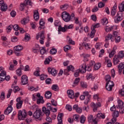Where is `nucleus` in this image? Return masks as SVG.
<instances>
[{
  "label": "nucleus",
  "instance_id": "obj_33",
  "mask_svg": "<svg viewBox=\"0 0 124 124\" xmlns=\"http://www.w3.org/2000/svg\"><path fill=\"white\" fill-rule=\"evenodd\" d=\"M52 59L51 56H49L46 59L45 61V64H49L50 63V62H52Z\"/></svg>",
  "mask_w": 124,
  "mask_h": 124
},
{
  "label": "nucleus",
  "instance_id": "obj_18",
  "mask_svg": "<svg viewBox=\"0 0 124 124\" xmlns=\"http://www.w3.org/2000/svg\"><path fill=\"white\" fill-rule=\"evenodd\" d=\"M118 72L119 73H122L123 72V74H124V63L121 62L118 66Z\"/></svg>",
  "mask_w": 124,
  "mask_h": 124
},
{
  "label": "nucleus",
  "instance_id": "obj_53",
  "mask_svg": "<svg viewBox=\"0 0 124 124\" xmlns=\"http://www.w3.org/2000/svg\"><path fill=\"white\" fill-rule=\"evenodd\" d=\"M103 25H107L108 24V19L107 18H104L102 21Z\"/></svg>",
  "mask_w": 124,
  "mask_h": 124
},
{
  "label": "nucleus",
  "instance_id": "obj_21",
  "mask_svg": "<svg viewBox=\"0 0 124 124\" xmlns=\"http://www.w3.org/2000/svg\"><path fill=\"white\" fill-rule=\"evenodd\" d=\"M73 109L74 110H76V112L77 113H78L79 114H81L82 112H83V109H82V108L78 107V105H74Z\"/></svg>",
  "mask_w": 124,
  "mask_h": 124
},
{
  "label": "nucleus",
  "instance_id": "obj_59",
  "mask_svg": "<svg viewBox=\"0 0 124 124\" xmlns=\"http://www.w3.org/2000/svg\"><path fill=\"white\" fill-rule=\"evenodd\" d=\"M73 119L74 120H75V121H76L77 122L78 121V120H79V119H80V116H79V115H74L73 116Z\"/></svg>",
  "mask_w": 124,
  "mask_h": 124
},
{
  "label": "nucleus",
  "instance_id": "obj_11",
  "mask_svg": "<svg viewBox=\"0 0 124 124\" xmlns=\"http://www.w3.org/2000/svg\"><path fill=\"white\" fill-rule=\"evenodd\" d=\"M82 93L84 96H87V99L84 101V104L87 105L90 102V98L92 97V96L90 95V93L88 91H84Z\"/></svg>",
  "mask_w": 124,
  "mask_h": 124
},
{
  "label": "nucleus",
  "instance_id": "obj_24",
  "mask_svg": "<svg viewBox=\"0 0 124 124\" xmlns=\"http://www.w3.org/2000/svg\"><path fill=\"white\" fill-rule=\"evenodd\" d=\"M40 97V93H38L36 94H33L32 95V99L33 101H37L38 98Z\"/></svg>",
  "mask_w": 124,
  "mask_h": 124
},
{
  "label": "nucleus",
  "instance_id": "obj_61",
  "mask_svg": "<svg viewBox=\"0 0 124 124\" xmlns=\"http://www.w3.org/2000/svg\"><path fill=\"white\" fill-rule=\"evenodd\" d=\"M67 69L68 71H74V67L72 65H69L67 67Z\"/></svg>",
  "mask_w": 124,
  "mask_h": 124
},
{
  "label": "nucleus",
  "instance_id": "obj_63",
  "mask_svg": "<svg viewBox=\"0 0 124 124\" xmlns=\"http://www.w3.org/2000/svg\"><path fill=\"white\" fill-rule=\"evenodd\" d=\"M112 38H113L115 37H117V36H119V33L117 31H114L112 35Z\"/></svg>",
  "mask_w": 124,
  "mask_h": 124
},
{
  "label": "nucleus",
  "instance_id": "obj_57",
  "mask_svg": "<svg viewBox=\"0 0 124 124\" xmlns=\"http://www.w3.org/2000/svg\"><path fill=\"white\" fill-rule=\"evenodd\" d=\"M115 54H116V51L112 50L111 52L109 53V58H113Z\"/></svg>",
  "mask_w": 124,
  "mask_h": 124
},
{
  "label": "nucleus",
  "instance_id": "obj_51",
  "mask_svg": "<svg viewBox=\"0 0 124 124\" xmlns=\"http://www.w3.org/2000/svg\"><path fill=\"white\" fill-rule=\"evenodd\" d=\"M24 4L26 5H31V0H25Z\"/></svg>",
  "mask_w": 124,
  "mask_h": 124
},
{
  "label": "nucleus",
  "instance_id": "obj_6",
  "mask_svg": "<svg viewBox=\"0 0 124 124\" xmlns=\"http://www.w3.org/2000/svg\"><path fill=\"white\" fill-rule=\"evenodd\" d=\"M0 71L1 73L0 74V82L4 81L5 79V76H6V72L4 70L3 67H0Z\"/></svg>",
  "mask_w": 124,
  "mask_h": 124
},
{
  "label": "nucleus",
  "instance_id": "obj_14",
  "mask_svg": "<svg viewBox=\"0 0 124 124\" xmlns=\"http://www.w3.org/2000/svg\"><path fill=\"white\" fill-rule=\"evenodd\" d=\"M106 118V116L105 115V113H98L96 114V120L98 122V121H100L101 119L102 120H104Z\"/></svg>",
  "mask_w": 124,
  "mask_h": 124
},
{
  "label": "nucleus",
  "instance_id": "obj_45",
  "mask_svg": "<svg viewBox=\"0 0 124 124\" xmlns=\"http://www.w3.org/2000/svg\"><path fill=\"white\" fill-rule=\"evenodd\" d=\"M12 88L14 89V93H16L17 92H19L20 90V88H19V87L18 86H14V85L12 86Z\"/></svg>",
  "mask_w": 124,
  "mask_h": 124
},
{
  "label": "nucleus",
  "instance_id": "obj_42",
  "mask_svg": "<svg viewBox=\"0 0 124 124\" xmlns=\"http://www.w3.org/2000/svg\"><path fill=\"white\" fill-rule=\"evenodd\" d=\"M49 53L51 55H56V54H57V49L52 48L50 49Z\"/></svg>",
  "mask_w": 124,
  "mask_h": 124
},
{
  "label": "nucleus",
  "instance_id": "obj_1",
  "mask_svg": "<svg viewBox=\"0 0 124 124\" xmlns=\"http://www.w3.org/2000/svg\"><path fill=\"white\" fill-rule=\"evenodd\" d=\"M46 107L47 108L45 107H43L42 108V111L44 113H45L46 116H49L50 115V111H52V112H57V108H52L50 103H47Z\"/></svg>",
  "mask_w": 124,
  "mask_h": 124
},
{
  "label": "nucleus",
  "instance_id": "obj_47",
  "mask_svg": "<svg viewBox=\"0 0 124 124\" xmlns=\"http://www.w3.org/2000/svg\"><path fill=\"white\" fill-rule=\"evenodd\" d=\"M95 62L93 61H91V62H90V66H88V71H90V70H91L92 68H91V66H93V64H94Z\"/></svg>",
  "mask_w": 124,
  "mask_h": 124
},
{
  "label": "nucleus",
  "instance_id": "obj_20",
  "mask_svg": "<svg viewBox=\"0 0 124 124\" xmlns=\"http://www.w3.org/2000/svg\"><path fill=\"white\" fill-rule=\"evenodd\" d=\"M13 110V108L11 106H9L4 110L5 115H9Z\"/></svg>",
  "mask_w": 124,
  "mask_h": 124
},
{
  "label": "nucleus",
  "instance_id": "obj_30",
  "mask_svg": "<svg viewBox=\"0 0 124 124\" xmlns=\"http://www.w3.org/2000/svg\"><path fill=\"white\" fill-rule=\"evenodd\" d=\"M40 68L39 67H37L36 68L35 71L34 72V76H36V77H38V76H40Z\"/></svg>",
  "mask_w": 124,
  "mask_h": 124
},
{
  "label": "nucleus",
  "instance_id": "obj_52",
  "mask_svg": "<svg viewBox=\"0 0 124 124\" xmlns=\"http://www.w3.org/2000/svg\"><path fill=\"white\" fill-rule=\"evenodd\" d=\"M115 40L116 43H119L121 41V36H118L114 38V41Z\"/></svg>",
  "mask_w": 124,
  "mask_h": 124
},
{
  "label": "nucleus",
  "instance_id": "obj_25",
  "mask_svg": "<svg viewBox=\"0 0 124 124\" xmlns=\"http://www.w3.org/2000/svg\"><path fill=\"white\" fill-rule=\"evenodd\" d=\"M45 101L43 99V97L40 94V97H39L37 100V104H43Z\"/></svg>",
  "mask_w": 124,
  "mask_h": 124
},
{
  "label": "nucleus",
  "instance_id": "obj_44",
  "mask_svg": "<svg viewBox=\"0 0 124 124\" xmlns=\"http://www.w3.org/2000/svg\"><path fill=\"white\" fill-rule=\"evenodd\" d=\"M51 89L52 90H53V91H55V92H57V91H59V86L57 84L53 85L51 87Z\"/></svg>",
  "mask_w": 124,
  "mask_h": 124
},
{
  "label": "nucleus",
  "instance_id": "obj_54",
  "mask_svg": "<svg viewBox=\"0 0 124 124\" xmlns=\"http://www.w3.org/2000/svg\"><path fill=\"white\" fill-rule=\"evenodd\" d=\"M31 40V37L29 34H26L24 38L25 41H29Z\"/></svg>",
  "mask_w": 124,
  "mask_h": 124
},
{
  "label": "nucleus",
  "instance_id": "obj_9",
  "mask_svg": "<svg viewBox=\"0 0 124 124\" xmlns=\"http://www.w3.org/2000/svg\"><path fill=\"white\" fill-rule=\"evenodd\" d=\"M123 17H124V14L121 13V12H118L114 19L115 23H119L123 20Z\"/></svg>",
  "mask_w": 124,
  "mask_h": 124
},
{
  "label": "nucleus",
  "instance_id": "obj_34",
  "mask_svg": "<svg viewBox=\"0 0 124 124\" xmlns=\"http://www.w3.org/2000/svg\"><path fill=\"white\" fill-rule=\"evenodd\" d=\"M118 8L119 9V11L118 12H120V13L124 14V7L121 4H120L118 6Z\"/></svg>",
  "mask_w": 124,
  "mask_h": 124
},
{
  "label": "nucleus",
  "instance_id": "obj_19",
  "mask_svg": "<svg viewBox=\"0 0 124 124\" xmlns=\"http://www.w3.org/2000/svg\"><path fill=\"white\" fill-rule=\"evenodd\" d=\"M124 103L122 101V100L118 99L117 100V104L116 105V108L119 109L120 108H124Z\"/></svg>",
  "mask_w": 124,
  "mask_h": 124
},
{
  "label": "nucleus",
  "instance_id": "obj_17",
  "mask_svg": "<svg viewBox=\"0 0 124 124\" xmlns=\"http://www.w3.org/2000/svg\"><path fill=\"white\" fill-rule=\"evenodd\" d=\"M21 82L23 85H27V84L29 83L28 76L26 75L22 76L21 77Z\"/></svg>",
  "mask_w": 124,
  "mask_h": 124
},
{
  "label": "nucleus",
  "instance_id": "obj_43",
  "mask_svg": "<svg viewBox=\"0 0 124 124\" xmlns=\"http://www.w3.org/2000/svg\"><path fill=\"white\" fill-rule=\"evenodd\" d=\"M105 29L107 32H109V31H112V26H107L105 27Z\"/></svg>",
  "mask_w": 124,
  "mask_h": 124
},
{
  "label": "nucleus",
  "instance_id": "obj_35",
  "mask_svg": "<svg viewBox=\"0 0 124 124\" xmlns=\"http://www.w3.org/2000/svg\"><path fill=\"white\" fill-rule=\"evenodd\" d=\"M45 96V97L49 99V98H51L52 97V93L50 91L47 92L46 93Z\"/></svg>",
  "mask_w": 124,
  "mask_h": 124
},
{
  "label": "nucleus",
  "instance_id": "obj_32",
  "mask_svg": "<svg viewBox=\"0 0 124 124\" xmlns=\"http://www.w3.org/2000/svg\"><path fill=\"white\" fill-rule=\"evenodd\" d=\"M79 82H80V78H76L74 81L73 87H75L76 86H77L78 84H79Z\"/></svg>",
  "mask_w": 124,
  "mask_h": 124
},
{
  "label": "nucleus",
  "instance_id": "obj_26",
  "mask_svg": "<svg viewBox=\"0 0 124 124\" xmlns=\"http://www.w3.org/2000/svg\"><path fill=\"white\" fill-rule=\"evenodd\" d=\"M33 17L35 21H38L39 20V13H38V11H34Z\"/></svg>",
  "mask_w": 124,
  "mask_h": 124
},
{
  "label": "nucleus",
  "instance_id": "obj_4",
  "mask_svg": "<svg viewBox=\"0 0 124 124\" xmlns=\"http://www.w3.org/2000/svg\"><path fill=\"white\" fill-rule=\"evenodd\" d=\"M62 18L63 19L64 22H69L70 21V15L69 13L64 11L62 14Z\"/></svg>",
  "mask_w": 124,
  "mask_h": 124
},
{
  "label": "nucleus",
  "instance_id": "obj_5",
  "mask_svg": "<svg viewBox=\"0 0 124 124\" xmlns=\"http://www.w3.org/2000/svg\"><path fill=\"white\" fill-rule=\"evenodd\" d=\"M112 37V34H109L106 36L105 40L106 43L104 45L105 48H108V46H109V40H111V42H114V38Z\"/></svg>",
  "mask_w": 124,
  "mask_h": 124
},
{
  "label": "nucleus",
  "instance_id": "obj_3",
  "mask_svg": "<svg viewBox=\"0 0 124 124\" xmlns=\"http://www.w3.org/2000/svg\"><path fill=\"white\" fill-rule=\"evenodd\" d=\"M27 117V111L26 110L23 109L22 110H19L18 111V120L20 121L24 120Z\"/></svg>",
  "mask_w": 124,
  "mask_h": 124
},
{
  "label": "nucleus",
  "instance_id": "obj_40",
  "mask_svg": "<svg viewBox=\"0 0 124 124\" xmlns=\"http://www.w3.org/2000/svg\"><path fill=\"white\" fill-rule=\"evenodd\" d=\"M85 122H86V117L82 115L80 117V122L81 124H85Z\"/></svg>",
  "mask_w": 124,
  "mask_h": 124
},
{
  "label": "nucleus",
  "instance_id": "obj_10",
  "mask_svg": "<svg viewBox=\"0 0 124 124\" xmlns=\"http://www.w3.org/2000/svg\"><path fill=\"white\" fill-rule=\"evenodd\" d=\"M91 106L93 108V112H95L99 107H101V103L100 102L96 103V104L93 102L91 104Z\"/></svg>",
  "mask_w": 124,
  "mask_h": 124
},
{
  "label": "nucleus",
  "instance_id": "obj_58",
  "mask_svg": "<svg viewBox=\"0 0 124 124\" xmlns=\"http://www.w3.org/2000/svg\"><path fill=\"white\" fill-rule=\"evenodd\" d=\"M101 45H102L101 43H97L96 44L95 47L96 49L99 50V49H100V48H101Z\"/></svg>",
  "mask_w": 124,
  "mask_h": 124
},
{
  "label": "nucleus",
  "instance_id": "obj_36",
  "mask_svg": "<svg viewBox=\"0 0 124 124\" xmlns=\"http://www.w3.org/2000/svg\"><path fill=\"white\" fill-rule=\"evenodd\" d=\"M117 56L120 58L121 59L124 58V51H120L118 52Z\"/></svg>",
  "mask_w": 124,
  "mask_h": 124
},
{
  "label": "nucleus",
  "instance_id": "obj_39",
  "mask_svg": "<svg viewBox=\"0 0 124 124\" xmlns=\"http://www.w3.org/2000/svg\"><path fill=\"white\" fill-rule=\"evenodd\" d=\"M0 9L1 11H5L6 10H7V5L4 3L3 5L1 6Z\"/></svg>",
  "mask_w": 124,
  "mask_h": 124
},
{
  "label": "nucleus",
  "instance_id": "obj_55",
  "mask_svg": "<svg viewBox=\"0 0 124 124\" xmlns=\"http://www.w3.org/2000/svg\"><path fill=\"white\" fill-rule=\"evenodd\" d=\"M95 33V30H94V29H93L91 33L90 34V37L91 38H93V37H94Z\"/></svg>",
  "mask_w": 124,
  "mask_h": 124
},
{
  "label": "nucleus",
  "instance_id": "obj_37",
  "mask_svg": "<svg viewBox=\"0 0 124 124\" xmlns=\"http://www.w3.org/2000/svg\"><path fill=\"white\" fill-rule=\"evenodd\" d=\"M67 8H68V4H65L60 6V9L61 10H66Z\"/></svg>",
  "mask_w": 124,
  "mask_h": 124
},
{
  "label": "nucleus",
  "instance_id": "obj_31",
  "mask_svg": "<svg viewBox=\"0 0 124 124\" xmlns=\"http://www.w3.org/2000/svg\"><path fill=\"white\" fill-rule=\"evenodd\" d=\"M29 21H30V19L29 18V17H26L22 19L21 21V24H22V25H26V24L29 23Z\"/></svg>",
  "mask_w": 124,
  "mask_h": 124
},
{
  "label": "nucleus",
  "instance_id": "obj_28",
  "mask_svg": "<svg viewBox=\"0 0 124 124\" xmlns=\"http://www.w3.org/2000/svg\"><path fill=\"white\" fill-rule=\"evenodd\" d=\"M67 30L65 27V25L63 27H62V26H59L58 27V31H62V32H65Z\"/></svg>",
  "mask_w": 124,
  "mask_h": 124
},
{
  "label": "nucleus",
  "instance_id": "obj_27",
  "mask_svg": "<svg viewBox=\"0 0 124 124\" xmlns=\"http://www.w3.org/2000/svg\"><path fill=\"white\" fill-rule=\"evenodd\" d=\"M14 50L16 51V52H20L23 50V46L21 45H18L14 47Z\"/></svg>",
  "mask_w": 124,
  "mask_h": 124
},
{
  "label": "nucleus",
  "instance_id": "obj_46",
  "mask_svg": "<svg viewBox=\"0 0 124 124\" xmlns=\"http://www.w3.org/2000/svg\"><path fill=\"white\" fill-rule=\"evenodd\" d=\"M80 86L83 88V89H85L88 87V84H87V83L84 82V81H81L80 82Z\"/></svg>",
  "mask_w": 124,
  "mask_h": 124
},
{
  "label": "nucleus",
  "instance_id": "obj_60",
  "mask_svg": "<svg viewBox=\"0 0 124 124\" xmlns=\"http://www.w3.org/2000/svg\"><path fill=\"white\" fill-rule=\"evenodd\" d=\"M54 26L55 27H60L61 26L60 22L59 20H55L54 22Z\"/></svg>",
  "mask_w": 124,
  "mask_h": 124
},
{
  "label": "nucleus",
  "instance_id": "obj_8",
  "mask_svg": "<svg viewBox=\"0 0 124 124\" xmlns=\"http://www.w3.org/2000/svg\"><path fill=\"white\" fill-rule=\"evenodd\" d=\"M42 114V111H41V109L40 108H37L33 114V118L36 120H37V119H39V118L41 117Z\"/></svg>",
  "mask_w": 124,
  "mask_h": 124
},
{
  "label": "nucleus",
  "instance_id": "obj_29",
  "mask_svg": "<svg viewBox=\"0 0 124 124\" xmlns=\"http://www.w3.org/2000/svg\"><path fill=\"white\" fill-rule=\"evenodd\" d=\"M82 46H83V47H84V48H85V49H86V50H90V49H91V44L84 42L82 44Z\"/></svg>",
  "mask_w": 124,
  "mask_h": 124
},
{
  "label": "nucleus",
  "instance_id": "obj_22",
  "mask_svg": "<svg viewBox=\"0 0 124 124\" xmlns=\"http://www.w3.org/2000/svg\"><path fill=\"white\" fill-rule=\"evenodd\" d=\"M68 97L69 98L73 99L75 97L74 91L72 90H68L67 92Z\"/></svg>",
  "mask_w": 124,
  "mask_h": 124
},
{
  "label": "nucleus",
  "instance_id": "obj_23",
  "mask_svg": "<svg viewBox=\"0 0 124 124\" xmlns=\"http://www.w3.org/2000/svg\"><path fill=\"white\" fill-rule=\"evenodd\" d=\"M117 13V4L115 3L111 9V15L112 16H115Z\"/></svg>",
  "mask_w": 124,
  "mask_h": 124
},
{
  "label": "nucleus",
  "instance_id": "obj_62",
  "mask_svg": "<svg viewBox=\"0 0 124 124\" xmlns=\"http://www.w3.org/2000/svg\"><path fill=\"white\" fill-rule=\"evenodd\" d=\"M119 93L122 96H124V88H123L122 89L120 90Z\"/></svg>",
  "mask_w": 124,
  "mask_h": 124
},
{
  "label": "nucleus",
  "instance_id": "obj_48",
  "mask_svg": "<svg viewBox=\"0 0 124 124\" xmlns=\"http://www.w3.org/2000/svg\"><path fill=\"white\" fill-rule=\"evenodd\" d=\"M13 29V25H10L7 28V32L9 33L11 30Z\"/></svg>",
  "mask_w": 124,
  "mask_h": 124
},
{
  "label": "nucleus",
  "instance_id": "obj_38",
  "mask_svg": "<svg viewBox=\"0 0 124 124\" xmlns=\"http://www.w3.org/2000/svg\"><path fill=\"white\" fill-rule=\"evenodd\" d=\"M82 57H83L84 58V62H88L89 60L88 59V58H90V55L89 54H83Z\"/></svg>",
  "mask_w": 124,
  "mask_h": 124
},
{
  "label": "nucleus",
  "instance_id": "obj_50",
  "mask_svg": "<svg viewBox=\"0 0 124 124\" xmlns=\"http://www.w3.org/2000/svg\"><path fill=\"white\" fill-rule=\"evenodd\" d=\"M16 71V75L18 76H21L22 75V69H21V68H18Z\"/></svg>",
  "mask_w": 124,
  "mask_h": 124
},
{
  "label": "nucleus",
  "instance_id": "obj_56",
  "mask_svg": "<svg viewBox=\"0 0 124 124\" xmlns=\"http://www.w3.org/2000/svg\"><path fill=\"white\" fill-rule=\"evenodd\" d=\"M71 49V46L69 45H66L64 47V50L65 52H67L68 50H70Z\"/></svg>",
  "mask_w": 124,
  "mask_h": 124
},
{
  "label": "nucleus",
  "instance_id": "obj_2",
  "mask_svg": "<svg viewBox=\"0 0 124 124\" xmlns=\"http://www.w3.org/2000/svg\"><path fill=\"white\" fill-rule=\"evenodd\" d=\"M87 71V66L86 63H83L79 66V68L76 71L74 75L75 77H78L79 73H85Z\"/></svg>",
  "mask_w": 124,
  "mask_h": 124
},
{
  "label": "nucleus",
  "instance_id": "obj_12",
  "mask_svg": "<svg viewBox=\"0 0 124 124\" xmlns=\"http://www.w3.org/2000/svg\"><path fill=\"white\" fill-rule=\"evenodd\" d=\"M16 107L17 109H21L22 105H23V100L21 99V97L16 98Z\"/></svg>",
  "mask_w": 124,
  "mask_h": 124
},
{
  "label": "nucleus",
  "instance_id": "obj_15",
  "mask_svg": "<svg viewBox=\"0 0 124 124\" xmlns=\"http://www.w3.org/2000/svg\"><path fill=\"white\" fill-rule=\"evenodd\" d=\"M48 71L49 73L52 74L53 76H56L57 74L58 73V71L56 70V69L54 68H48Z\"/></svg>",
  "mask_w": 124,
  "mask_h": 124
},
{
  "label": "nucleus",
  "instance_id": "obj_64",
  "mask_svg": "<svg viewBox=\"0 0 124 124\" xmlns=\"http://www.w3.org/2000/svg\"><path fill=\"white\" fill-rule=\"evenodd\" d=\"M13 29L14 31H19V26L17 24L14 25L13 26Z\"/></svg>",
  "mask_w": 124,
  "mask_h": 124
},
{
  "label": "nucleus",
  "instance_id": "obj_13",
  "mask_svg": "<svg viewBox=\"0 0 124 124\" xmlns=\"http://www.w3.org/2000/svg\"><path fill=\"white\" fill-rule=\"evenodd\" d=\"M114 84L113 81H108L107 82V84L106 86V89L107 91H112L113 87H114Z\"/></svg>",
  "mask_w": 124,
  "mask_h": 124
},
{
  "label": "nucleus",
  "instance_id": "obj_41",
  "mask_svg": "<svg viewBox=\"0 0 124 124\" xmlns=\"http://www.w3.org/2000/svg\"><path fill=\"white\" fill-rule=\"evenodd\" d=\"M101 66V64L100 63H96L94 66V69L95 70H97L100 68Z\"/></svg>",
  "mask_w": 124,
  "mask_h": 124
},
{
  "label": "nucleus",
  "instance_id": "obj_16",
  "mask_svg": "<svg viewBox=\"0 0 124 124\" xmlns=\"http://www.w3.org/2000/svg\"><path fill=\"white\" fill-rule=\"evenodd\" d=\"M121 60L122 59L120 58H119V56H118L117 55H115L113 59V64L115 65L118 64Z\"/></svg>",
  "mask_w": 124,
  "mask_h": 124
},
{
  "label": "nucleus",
  "instance_id": "obj_7",
  "mask_svg": "<svg viewBox=\"0 0 124 124\" xmlns=\"http://www.w3.org/2000/svg\"><path fill=\"white\" fill-rule=\"evenodd\" d=\"M45 32L42 31V32H40L36 36V39H38L39 37L41 40H40V43L41 44H44V40L45 39V36H44Z\"/></svg>",
  "mask_w": 124,
  "mask_h": 124
},
{
  "label": "nucleus",
  "instance_id": "obj_49",
  "mask_svg": "<svg viewBox=\"0 0 124 124\" xmlns=\"http://www.w3.org/2000/svg\"><path fill=\"white\" fill-rule=\"evenodd\" d=\"M67 38L69 41V43L70 44H72V45H75V42H74V41L72 40V39L70 38V37H69V36H68L67 37Z\"/></svg>",
  "mask_w": 124,
  "mask_h": 124
}]
</instances>
